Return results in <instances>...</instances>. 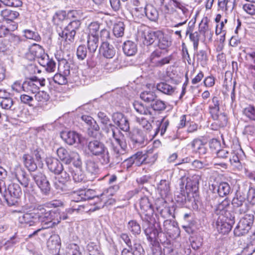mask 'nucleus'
<instances>
[{
    "mask_svg": "<svg viewBox=\"0 0 255 255\" xmlns=\"http://www.w3.org/2000/svg\"><path fill=\"white\" fill-rule=\"evenodd\" d=\"M61 220V214L58 210H47L42 206L33 208V222H40L45 227L52 228L59 224Z\"/></svg>",
    "mask_w": 255,
    "mask_h": 255,
    "instance_id": "obj_1",
    "label": "nucleus"
},
{
    "mask_svg": "<svg viewBox=\"0 0 255 255\" xmlns=\"http://www.w3.org/2000/svg\"><path fill=\"white\" fill-rule=\"evenodd\" d=\"M88 153L92 156L99 157L100 163L104 165L110 162V154L108 148L102 141L94 139L87 142Z\"/></svg>",
    "mask_w": 255,
    "mask_h": 255,
    "instance_id": "obj_2",
    "label": "nucleus"
},
{
    "mask_svg": "<svg viewBox=\"0 0 255 255\" xmlns=\"http://www.w3.org/2000/svg\"><path fill=\"white\" fill-rule=\"evenodd\" d=\"M157 158L156 154H154L151 157L146 152L137 151L130 157L124 159V162L126 164L127 168H129L133 164L139 166L142 164L154 163Z\"/></svg>",
    "mask_w": 255,
    "mask_h": 255,
    "instance_id": "obj_3",
    "label": "nucleus"
},
{
    "mask_svg": "<svg viewBox=\"0 0 255 255\" xmlns=\"http://www.w3.org/2000/svg\"><path fill=\"white\" fill-rule=\"evenodd\" d=\"M102 130L105 134V137L107 138L110 142L112 143L113 139L125 149L126 147V140L124 135L122 132L114 124H109L108 125L102 128Z\"/></svg>",
    "mask_w": 255,
    "mask_h": 255,
    "instance_id": "obj_4",
    "label": "nucleus"
},
{
    "mask_svg": "<svg viewBox=\"0 0 255 255\" xmlns=\"http://www.w3.org/2000/svg\"><path fill=\"white\" fill-rule=\"evenodd\" d=\"M57 154L59 158L66 164H69L72 162L75 167L82 165L81 157L76 151L61 147L57 149Z\"/></svg>",
    "mask_w": 255,
    "mask_h": 255,
    "instance_id": "obj_5",
    "label": "nucleus"
},
{
    "mask_svg": "<svg viewBox=\"0 0 255 255\" xmlns=\"http://www.w3.org/2000/svg\"><path fill=\"white\" fill-rule=\"evenodd\" d=\"M81 24V21L72 20L64 28L59 32V36L64 39L67 43H73L75 39V36L77 31L79 29Z\"/></svg>",
    "mask_w": 255,
    "mask_h": 255,
    "instance_id": "obj_6",
    "label": "nucleus"
},
{
    "mask_svg": "<svg viewBox=\"0 0 255 255\" xmlns=\"http://www.w3.org/2000/svg\"><path fill=\"white\" fill-rule=\"evenodd\" d=\"M254 216L252 214H246L242 218L234 229L236 236L240 237L248 234L254 222Z\"/></svg>",
    "mask_w": 255,
    "mask_h": 255,
    "instance_id": "obj_7",
    "label": "nucleus"
},
{
    "mask_svg": "<svg viewBox=\"0 0 255 255\" xmlns=\"http://www.w3.org/2000/svg\"><path fill=\"white\" fill-rule=\"evenodd\" d=\"M139 206L141 210L140 218L143 222L148 224L152 221L154 213L153 205L148 197H141Z\"/></svg>",
    "mask_w": 255,
    "mask_h": 255,
    "instance_id": "obj_8",
    "label": "nucleus"
},
{
    "mask_svg": "<svg viewBox=\"0 0 255 255\" xmlns=\"http://www.w3.org/2000/svg\"><path fill=\"white\" fill-rule=\"evenodd\" d=\"M22 194L21 188L18 184L12 183L7 189L4 188L3 198L9 206H13L18 203Z\"/></svg>",
    "mask_w": 255,
    "mask_h": 255,
    "instance_id": "obj_9",
    "label": "nucleus"
},
{
    "mask_svg": "<svg viewBox=\"0 0 255 255\" xmlns=\"http://www.w3.org/2000/svg\"><path fill=\"white\" fill-rule=\"evenodd\" d=\"M163 52L160 49L153 51L149 57V65L151 68H161L165 64L170 63L172 56H162Z\"/></svg>",
    "mask_w": 255,
    "mask_h": 255,
    "instance_id": "obj_10",
    "label": "nucleus"
},
{
    "mask_svg": "<svg viewBox=\"0 0 255 255\" xmlns=\"http://www.w3.org/2000/svg\"><path fill=\"white\" fill-rule=\"evenodd\" d=\"M151 222L148 224L143 222L142 224V228L148 241L151 244L158 241V240L161 242H164V241L161 239V236L164 235V234L161 232H158L157 229L151 224Z\"/></svg>",
    "mask_w": 255,
    "mask_h": 255,
    "instance_id": "obj_11",
    "label": "nucleus"
},
{
    "mask_svg": "<svg viewBox=\"0 0 255 255\" xmlns=\"http://www.w3.org/2000/svg\"><path fill=\"white\" fill-rule=\"evenodd\" d=\"M232 205L236 212L239 214L246 213L249 209V205L245 196H242L241 192L237 191L232 201Z\"/></svg>",
    "mask_w": 255,
    "mask_h": 255,
    "instance_id": "obj_12",
    "label": "nucleus"
},
{
    "mask_svg": "<svg viewBox=\"0 0 255 255\" xmlns=\"http://www.w3.org/2000/svg\"><path fill=\"white\" fill-rule=\"evenodd\" d=\"M33 179L41 192L45 195H48L50 190V186L46 176L41 172H39L33 175Z\"/></svg>",
    "mask_w": 255,
    "mask_h": 255,
    "instance_id": "obj_13",
    "label": "nucleus"
},
{
    "mask_svg": "<svg viewBox=\"0 0 255 255\" xmlns=\"http://www.w3.org/2000/svg\"><path fill=\"white\" fill-rule=\"evenodd\" d=\"M112 121L115 125L124 131L129 130V123L128 118L122 113L116 112L112 115Z\"/></svg>",
    "mask_w": 255,
    "mask_h": 255,
    "instance_id": "obj_14",
    "label": "nucleus"
},
{
    "mask_svg": "<svg viewBox=\"0 0 255 255\" xmlns=\"http://www.w3.org/2000/svg\"><path fill=\"white\" fill-rule=\"evenodd\" d=\"M188 145L191 147L192 153L198 154L199 157L207 152L208 149L206 146V143L200 138L194 139Z\"/></svg>",
    "mask_w": 255,
    "mask_h": 255,
    "instance_id": "obj_15",
    "label": "nucleus"
},
{
    "mask_svg": "<svg viewBox=\"0 0 255 255\" xmlns=\"http://www.w3.org/2000/svg\"><path fill=\"white\" fill-rule=\"evenodd\" d=\"M36 144V148L35 149V147H33L34 149V154L35 157L34 161V164L35 165V168L38 167L41 168L43 166L42 158H43V151L41 149V147L43 146V141L41 138L37 139L35 141ZM34 161L33 160V162Z\"/></svg>",
    "mask_w": 255,
    "mask_h": 255,
    "instance_id": "obj_16",
    "label": "nucleus"
},
{
    "mask_svg": "<svg viewBox=\"0 0 255 255\" xmlns=\"http://www.w3.org/2000/svg\"><path fill=\"white\" fill-rule=\"evenodd\" d=\"M21 177L18 178V180L20 184L25 188V189L24 190L25 200H26L27 199L29 202L31 203L32 200V195L31 193V188H32L31 184H30V186L28 187L30 180L28 177V176L24 172L21 171Z\"/></svg>",
    "mask_w": 255,
    "mask_h": 255,
    "instance_id": "obj_17",
    "label": "nucleus"
},
{
    "mask_svg": "<svg viewBox=\"0 0 255 255\" xmlns=\"http://www.w3.org/2000/svg\"><path fill=\"white\" fill-rule=\"evenodd\" d=\"M164 231L170 237L178 236L180 234V229L178 224L174 221L166 220L163 223Z\"/></svg>",
    "mask_w": 255,
    "mask_h": 255,
    "instance_id": "obj_18",
    "label": "nucleus"
},
{
    "mask_svg": "<svg viewBox=\"0 0 255 255\" xmlns=\"http://www.w3.org/2000/svg\"><path fill=\"white\" fill-rule=\"evenodd\" d=\"M209 20L207 17L204 18L199 25V33L200 32L206 38L211 39L213 31L209 25Z\"/></svg>",
    "mask_w": 255,
    "mask_h": 255,
    "instance_id": "obj_19",
    "label": "nucleus"
},
{
    "mask_svg": "<svg viewBox=\"0 0 255 255\" xmlns=\"http://www.w3.org/2000/svg\"><path fill=\"white\" fill-rule=\"evenodd\" d=\"M128 136L134 145L139 146L144 141V136L142 132L138 128H135L128 133Z\"/></svg>",
    "mask_w": 255,
    "mask_h": 255,
    "instance_id": "obj_20",
    "label": "nucleus"
},
{
    "mask_svg": "<svg viewBox=\"0 0 255 255\" xmlns=\"http://www.w3.org/2000/svg\"><path fill=\"white\" fill-rule=\"evenodd\" d=\"M100 53L107 59L112 58L116 53L113 46L107 41L103 42L99 48Z\"/></svg>",
    "mask_w": 255,
    "mask_h": 255,
    "instance_id": "obj_21",
    "label": "nucleus"
},
{
    "mask_svg": "<svg viewBox=\"0 0 255 255\" xmlns=\"http://www.w3.org/2000/svg\"><path fill=\"white\" fill-rule=\"evenodd\" d=\"M46 164L48 169L55 174H59L62 170H63V164L56 158H47Z\"/></svg>",
    "mask_w": 255,
    "mask_h": 255,
    "instance_id": "obj_22",
    "label": "nucleus"
},
{
    "mask_svg": "<svg viewBox=\"0 0 255 255\" xmlns=\"http://www.w3.org/2000/svg\"><path fill=\"white\" fill-rule=\"evenodd\" d=\"M200 177L194 175L192 177H187V182L185 186L186 191L195 193L198 190L199 182Z\"/></svg>",
    "mask_w": 255,
    "mask_h": 255,
    "instance_id": "obj_23",
    "label": "nucleus"
},
{
    "mask_svg": "<svg viewBox=\"0 0 255 255\" xmlns=\"http://www.w3.org/2000/svg\"><path fill=\"white\" fill-rule=\"evenodd\" d=\"M61 136L69 145H73L74 143H79L80 142L79 135L75 131L62 132Z\"/></svg>",
    "mask_w": 255,
    "mask_h": 255,
    "instance_id": "obj_24",
    "label": "nucleus"
},
{
    "mask_svg": "<svg viewBox=\"0 0 255 255\" xmlns=\"http://www.w3.org/2000/svg\"><path fill=\"white\" fill-rule=\"evenodd\" d=\"M48 56L46 54L41 46L39 44L33 43V62H37L39 64V60L48 58Z\"/></svg>",
    "mask_w": 255,
    "mask_h": 255,
    "instance_id": "obj_25",
    "label": "nucleus"
},
{
    "mask_svg": "<svg viewBox=\"0 0 255 255\" xmlns=\"http://www.w3.org/2000/svg\"><path fill=\"white\" fill-rule=\"evenodd\" d=\"M99 45L98 36L88 35L87 37V47L89 55L92 57Z\"/></svg>",
    "mask_w": 255,
    "mask_h": 255,
    "instance_id": "obj_26",
    "label": "nucleus"
},
{
    "mask_svg": "<svg viewBox=\"0 0 255 255\" xmlns=\"http://www.w3.org/2000/svg\"><path fill=\"white\" fill-rule=\"evenodd\" d=\"M235 223V218L233 217L232 219H230L229 222H217V230L219 233L222 234H226L230 232L233 225Z\"/></svg>",
    "mask_w": 255,
    "mask_h": 255,
    "instance_id": "obj_27",
    "label": "nucleus"
},
{
    "mask_svg": "<svg viewBox=\"0 0 255 255\" xmlns=\"http://www.w3.org/2000/svg\"><path fill=\"white\" fill-rule=\"evenodd\" d=\"M220 108L209 109V112L214 120L220 121V127H224L226 126L228 120L224 114H219Z\"/></svg>",
    "mask_w": 255,
    "mask_h": 255,
    "instance_id": "obj_28",
    "label": "nucleus"
},
{
    "mask_svg": "<svg viewBox=\"0 0 255 255\" xmlns=\"http://www.w3.org/2000/svg\"><path fill=\"white\" fill-rule=\"evenodd\" d=\"M236 0H218L220 9L226 13L232 12L236 5Z\"/></svg>",
    "mask_w": 255,
    "mask_h": 255,
    "instance_id": "obj_29",
    "label": "nucleus"
},
{
    "mask_svg": "<svg viewBox=\"0 0 255 255\" xmlns=\"http://www.w3.org/2000/svg\"><path fill=\"white\" fill-rule=\"evenodd\" d=\"M170 181L162 179L158 185L157 189L162 198L166 197L170 193Z\"/></svg>",
    "mask_w": 255,
    "mask_h": 255,
    "instance_id": "obj_30",
    "label": "nucleus"
},
{
    "mask_svg": "<svg viewBox=\"0 0 255 255\" xmlns=\"http://www.w3.org/2000/svg\"><path fill=\"white\" fill-rule=\"evenodd\" d=\"M123 49L126 55L128 56H132L137 52V45L134 42L127 40L124 43Z\"/></svg>",
    "mask_w": 255,
    "mask_h": 255,
    "instance_id": "obj_31",
    "label": "nucleus"
},
{
    "mask_svg": "<svg viewBox=\"0 0 255 255\" xmlns=\"http://www.w3.org/2000/svg\"><path fill=\"white\" fill-rule=\"evenodd\" d=\"M120 147L121 149H119L118 147L113 145L112 149L114 152L115 157L114 158H113V161L112 162L111 164L115 163L118 164L121 162L123 160L122 156L124 155L127 151V143L126 142V147L125 149L122 148V147L121 146Z\"/></svg>",
    "mask_w": 255,
    "mask_h": 255,
    "instance_id": "obj_32",
    "label": "nucleus"
},
{
    "mask_svg": "<svg viewBox=\"0 0 255 255\" xmlns=\"http://www.w3.org/2000/svg\"><path fill=\"white\" fill-rule=\"evenodd\" d=\"M39 64L48 72H54L56 68V62L53 59H49L48 58H44L39 60Z\"/></svg>",
    "mask_w": 255,
    "mask_h": 255,
    "instance_id": "obj_33",
    "label": "nucleus"
},
{
    "mask_svg": "<svg viewBox=\"0 0 255 255\" xmlns=\"http://www.w3.org/2000/svg\"><path fill=\"white\" fill-rule=\"evenodd\" d=\"M186 35H189L190 40L193 44L194 50L195 51H197L198 48L199 39L200 37L199 32L195 31L194 32H192L191 31V28L190 26H188L186 31Z\"/></svg>",
    "mask_w": 255,
    "mask_h": 255,
    "instance_id": "obj_34",
    "label": "nucleus"
},
{
    "mask_svg": "<svg viewBox=\"0 0 255 255\" xmlns=\"http://www.w3.org/2000/svg\"><path fill=\"white\" fill-rule=\"evenodd\" d=\"M157 40L158 41L157 45L160 49H165L171 45V42L169 40L167 35H165L161 31H159L158 33Z\"/></svg>",
    "mask_w": 255,
    "mask_h": 255,
    "instance_id": "obj_35",
    "label": "nucleus"
},
{
    "mask_svg": "<svg viewBox=\"0 0 255 255\" xmlns=\"http://www.w3.org/2000/svg\"><path fill=\"white\" fill-rule=\"evenodd\" d=\"M150 20L155 21L157 20L159 14L156 8L151 4L145 5V15Z\"/></svg>",
    "mask_w": 255,
    "mask_h": 255,
    "instance_id": "obj_36",
    "label": "nucleus"
},
{
    "mask_svg": "<svg viewBox=\"0 0 255 255\" xmlns=\"http://www.w3.org/2000/svg\"><path fill=\"white\" fill-rule=\"evenodd\" d=\"M35 107H41L49 99V95L44 91H40L35 95ZM34 106V104H33Z\"/></svg>",
    "mask_w": 255,
    "mask_h": 255,
    "instance_id": "obj_37",
    "label": "nucleus"
},
{
    "mask_svg": "<svg viewBox=\"0 0 255 255\" xmlns=\"http://www.w3.org/2000/svg\"><path fill=\"white\" fill-rule=\"evenodd\" d=\"M59 61L58 70V72L65 76L68 77L70 74V64L65 59H61V60L58 59Z\"/></svg>",
    "mask_w": 255,
    "mask_h": 255,
    "instance_id": "obj_38",
    "label": "nucleus"
},
{
    "mask_svg": "<svg viewBox=\"0 0 255 255\" xmlns=\"http://www.w3.org/2000/svg\"><path fill=\"white\" fill-rule=\"evenodd\" d=\"M159 30L148 31L144 33V40L143 43L147 46L151 45L156 40L158 36V33Z\"/></svg>",
    "mask_w": 255,
    "mask_h": 255,
    "instance_id": "obj_39",
    "label": "nucleus"
},
{
    "mask_svg": "<svg viewBox=\"0 0 255 255\" xmlns=\"http://www.w3.org/2000/svg\"><path fill=\"white\" fill-rule=\"evenodd\" d=\"M133 107L135 111L141 115H151V112L149 107H145L139 101H135L133 103Z\"/></svg>",
    "mask_w": 255,
    "mask_h": 255,
    "instance_id": "obj_40",
    "label": "nucleus"
},
{
    "mask_svg": "<svg viewBox=\"0 0 255 255\" xmlns=\"http://www.w3.org/2000/svg\"><path fill=\"white\" fill-rule=\"evenodd\" d=\"M71 173L73 176V179L75 182L85 181V175L81 169V166L75 167V169H73Z\"/></svg>",
    "mask_w": 255,
    "mask_h": 255,
    "instance_id": "obj_41",
    "label": "nucleus"
},
{
    "mask_svg": "<svg viewBox=\"0 0 255 255\" xmlns=\"http://www.w3.org/2000/svg\"><path fill=\"white\" fill-rule=\"evenodd\" d=\"M141 99L147 103H152L157 98V95L154 91H144L140 94Z\"/></svg>",
    "mask_w": 255,
    "mask_h": 255,
    "instance_id": "obj_42",
    "label": "nucleus"
},
{
    "mask_svg": "<svg viewBox=\"0 0 255 255\" xmlns=\"http://www.w3.org/2000/svg\"><path fill=\"white\" fill-rule=\"evenodd\" d=\"M0 15L5 20L12 21L16 19L19 14L16 11L5 8L0 11Z\"/></svg>",
    "mask_w": 255,
    "mask_h": 255,
    "instance_id": "obj_43",
    "label": "nucleus"
},
{
    "mask_svg": "<svg viewBox=\"0 0 255 255\" xmlns=\"http://www.w3.org/2000/svg\"><path fill=\"white\" fill-rule=\"evenodd\" d=\"M230 205V201L226 198L221 202L219 201L215 208V213L217 214H223V212L227 211Z\"/></svg>",
    "mask_w": 255,
    "mask_h": 255,
    "instance_id": "obj_44",
    "label": "nucleus"
},
{
    "mask_svg": "<svg viewBox=\"0 0 255 255\" xmlns=\"http://www.w3.org/2000/svg\"><path fill=\"white\" fill-rule=\"evenodd\" d=\"M156 88L157 90L163 94L171 95L174 91V88L170 85L165 82L158 83Z\"/></svg>",
    "mask_w": 255,
    "mask_h": 255,
    "instance_id": "obj_45",
    "label": "nucleus"
},
{
    "mask_svg": "<svg viewBox=\"0 0 255 255\" xmlns=\"http://www.w3.org/2000/svg\"><path fill=\"white\" fill-rule=\"evenodd\" d=\"M127 228L134 235H139L141 233L140 226L136 220L129 221L128 223Z\"/></svg>",
    "mask_w": 255,
    "mask_h": 255,
    "instance_id": "obj_46",
    "label": "nucleus"
},
{
    "mask_svg": "<svg viewBox=\"0 0 255 255\" xmlns=\"http://www.w3.org/2000/svg\"><path fill=\"white\" fill-rule=\"evenodd\" d=\"M220 197L215 193H209L206 197V204L212 208H215L219 203Z\"/></svg>",
    "mask_w": 255,
    "mask_h": 255,
    "instance_id": "obj_47",
    "label": "nucleus"
},
{
    "mask_svg": "<svg viewBox=\"0 0 255 255\" xmlns=\"http://www.w3.org/2000/svg\"><path fill=\"white\" fill-rule=\"evenodd\" d=\"M217 192L220 197L228 195L231 192L229 184L227 182H221L218 186Z\"/></svg>",
    "mask_w": 255,
    "mask_h": 255,
    "instance_id": "obj_48",
    "label": "nucleus"
},
{
    "mask_svg": "<svg viewBox=\"0 0 255 255\" xmlns=\"http://www.w3.org/2000/svg\"><path fill=\"white\" fill-rule=\"evenodd\" d=\"M125 25L124 22L119 21L114 24L113 33L117 37H122L124 34Z\"/></svg>",
    "mask_w": 255,
    "mask_h": 255,
    "instance_id": "obj_49",
    "label": "nucleus"
},
{
    "mask_svg": "<svg viewBox=\"0 0 255 255\" xmlns=\"http://www.w3.org/2000/svg\"><path fill=\"white\" fill-rule=\"evenodd\" d=\"M255 252V238H251L243 252L246 255H252Z\"/></svg>",
    "mask_w": 255,
    "mask_h": 255,
    "instance_id": "obj_50",
    "label": "nucleus"
},
{
    "mask_svg": "<svg viewBox=\"0 0 255 255\" xmlns=\"http://www.w3.org/2000/svg\"><path fill=\"white\" fill-rule=\"evenodd\" d=\"M13 105V101L10 97H0V105L1 108L5 110H11Z\"/></svg>",
    "mask_w": 255,
    "mask_h": 255,
    "instance_id": "obj_51",
    "label": "nucleus"
},
{
    "mask_svg": "<svg viewBox=\"0 0 255 255\" xmlns=\"http://www.w3.org/2000/svg\"><path fill=\"white\" fill-rule=\"evenodd\" d=\"M88 193V191L86 192L85 190H81L78 192L77 193H75V196L74 197V199L73 201L75 202H79L92 199V198L88 196L87 194Z\"/></svg>",
    "mask_w": 255,
    "mask_h": 255,
    "instance_id": "obj_52",
    "label": "nucleus"
},
{
    "mask_svg": "<svg viewBox=\"0 0 255 255\" xmlns=\"http://www.w3.org/2000/svg\"><path fill=\"white\" fill-rule=\"evenodd\" d=\"M69 19H73V20H80L83 18V13L80 10H69L67 14Z\"/></svg>",
    "mask_w": 255,
    "mask_h": 255,
    "instance_id": "obj_53",
    "label": "nucleus"
},
{
    "mask_svg": "<svg viewBox=\"0 0 255 255\" xmlns=\"http://www.w3.org/2000/svg\"><path fill=\"white\" fill-rule=\"evenodd\" d=\"M45 86V79L42 77L33 76V93L34 89H39L40 87H43Z\"/></svg>",
    "mask_w": 255,
    "mask_h": 255,
    "instance_id": "obj_54",
    "label": "nucleus"
},
{
    "mask_svg": "<svg viewBox=\"0 0 255 255\" xmlns=\"http://www.w3.org/2000/svg\"><path fill=\"white\" fill-rule=\"evenodd\" d=\"M196 56L197 61L200 62L201 65H203L206 64L208 60L207 52L203 50L196 51Z\"/></svg>",
    "mask_w": 255,
    "mask_h": 255,
    "instance_id": "obj_55",
    "label": "nucleus"
},
{
    "mask_svg": "<svg viewBox=\"0 0 255 255\" xmlns=\"http://www.w3.org/2000/svg\"><path fill=\"white\" fill-rule=\"evenodd\" d=\"M67 255H82L79 247L75 244H70L67 248Z\"/></svg>",
    "mask_w": 255,
    "mask_h": 255,
    "instance_id": "obj_56",
    "label": "nucleus"
},
{
    "mask_svg": "<svg viewBox=\"0 0 255 255\" xmlns=\"http://www.w3.org/2000/svg\"><path fill=\"white\" fill-rule=\"evenodd\" d=\"M151 107L154 111H161L165 109L166 105L164 102L156 98L154 102L151 104Z\"/></svg>",
    "mask_w": 255,
    "mask_h": 255,
    "instance_id": "obj_57",
    "label": "nucleus"
},
{
    "mask_svg": "<svg viewBox=\"0 0 255 255\" xmlns=\"http://www.w3.org/2000/svg\"><path fill=\"white\" fill-rule=\"evenodd\" d=\"M68 77L65 76L64 74L60 73L58 72V73L56 74L53 78V80L55 83L58 85H65L68 82Z\"/></svg>",
    "mask_w": 255,
    "mask_h": 255,
    "instance_id": "obj_58",
    "label": "nucleus"
},
{
    "mask_svg": "<svg viewBox=\"0 0 255 255\" xmlns=\"http://www.w3.org/2000/svg\"><path fill=\"white\" fill-rule=\"evenodd\" d=\"M244 114L250 120L255 121V108L253 106H249L243 111Z\"/></svg>",
    "mask_w": 255,
    "mask_h": 255,
    "instance_id": "obj_59",
    "label": "nucleus"
},
{
    "mask_svg": "<svg viewBox=\"0 0 255 255\" xmlns=\"http://www.w3.org/2000/svg\"><path fill=\"white\" fill-rule=\"evenodd\" d=\"M20 221L21 223L29 224V226L31 225L32 222V212L29 210L27 212L23 213V215L19 217Z\"/></svg>",
    "mask_w": 255,
    "mask_h": 255,
    "instance_id": "obj_60",
    "label": "nucleus"
},
{
    "mask_svg": "<svg viewBox=\"0 0 255 255\" xmlns=\"http://www.w3.org/2000/svg\"><path fill=\"white\" fill-rule=\"evenodd\" d=\"M77 58L79 60H83L87 56V48L85 45L79 46L76 52Z\"/></svg>",
    "mask_w": 255,
    "mask_h": 255,
    "instance_id": "obj_61",
    "label": "nucleus"
},
{
    "mask_svg": "<svg viewBox=\"0 0 255 255\" xmlns=\"http://www.w3.org/2000/svg\"><path fill=\"white\" fill-rule=\"evenodd\" d=\"M87 170L92 173L95 174L99 171L98 166L97 163L92 160H89L86 163Z\"/></svg>",
    "mask_w": 255,
    "mask_h": 255,
    "instance_id": "obj_62",
    "label": "nucleus"
},
{
    "mask_svg": "<svg viewBox=\"0 0 255 255\" xmlns=\"http://www.w3.org/2000/svg\"><path fill=\"white\" fill-rule=\"evenodd\" d=\"M87 249L89 252V255H101L98 250V246L93 242H91L88 244Z\"/></svg>",
    "mask_w": 255,
    "mask_h": 255,
    "instance_id": "obj_63",
    "label": "nucleus"
},
{
    "mask_svg": "<svg viewBox=\"0 0 255 255\" xmlns=\"http://www.w3.org/2000/svg\"><path fill=\"white\" fill-rule=\"evenodd\" d=\"M60 239L58 236H51L47 242V246L51 249L56 248L57 246H59Z\"/></svg>",
    "mask_w": 255,
    "mask_h": 255,
    "instance_id": "obj_64",
    "label": "nucleus"
}]
</instances>
